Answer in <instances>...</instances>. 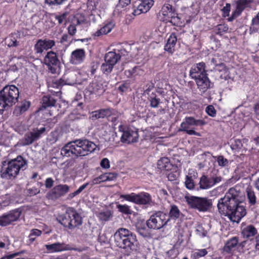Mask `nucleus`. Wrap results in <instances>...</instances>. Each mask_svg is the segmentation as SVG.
Here are the masks:
<instances>
[{
    "label": "nucleus",
    "mask_w": 259,
    "mask_h": 259,
    "mask_svg": "<svg viewBox=\"0 0 259 259\" xmlns=\"http://www.w3.org/2000/svg\"><path fill=\"white\" fill-rule=\"evenodd\" d=\"M234 189H230L223 198L219 199L218 208L219 212L233 222L239 223L246 214L243 204L238 202Z\"/></svg>",
    "instance_id": "nucleus-1"
},
{
    "label": "nucleus",
    "mask_w": 259,
    "mask_h": 259,
    "mask_svg": "<svg viewBox=\"0 0 259 259\" xmlns=\"http://www.w3.org/2000/svg\"><path fill=\"white\" fill-rule=\"evenodd\" d=\"M96 145L87 140H77L69 142L61 150V154L66 157L84 156L94 152Z\"/></svg>",
    "instance_id": "nucleus-2"
},
{
    "label": "nucleus",
    "mask_w": 259,
    "mask_h": 259,
    "mask_svg": "<svg viewBox=\"0 0 259 259\" xmlns=\"http://www.w3.org/2000/svg\"><path fill=\"white\" fill-rule=\"evenodd\" d=\"M27 160L21 156L8 161H4L0 169L1 177L7 180H13L21 171L27 168Z\"/></svg>",
    "instance_id": "nucleus-3"
},
{
    "label": "nucleus",
    "mask_w": 259,
    "mask_h": 259,
    "mask_svg": "<svg viewBox=\"0 0 259 259\" xmlns=\"http://www.w3.org/2000/svg\"><path fill=\"white\" fill-rule=\"evenodd\" d=\"M19 96V90L15 85L5 87L0 92V113L15 104Z\"/></svg>",
    "instance_id": "nucleus-4"
},
{
    "label": "nucleus",
    "mask_w": 259,
    "mask_h": 259,
    "mask_svg": "<svg viewBox=\"0 0 259 259\" xmlns=\"http://www.w3.org/2000/svg\"><path fill=\"white\" fill-rule=\"evenodd\" d=\"M57 221L64 227L72 230L82 224V218L73 208L68 209L65 213L59 215Z\"/></svg>",
    "instance_id": "nucleus-5"
},
{
    "label": "nucleus",
    "mask_w": 259,
    "mask_h": 259,
    "mask_svg": "<svg viewBox=\"0 0 259 259\" xmlns=\"http://www.w3.org/2000/svg\"><path fill=\"white\" fill-rule=\"evenodd\" d=\"M205 124L206 122L202 119H196L192 116H186L181 123L179 131L185 132L189 135L200 136L201 134L199 133L190 129V127L193 126H203Z\"/></svg>",
    "instance_id": "nucleus-6"
},
{
    "label": "nucleus",
    "mask_w": 259,
    "mask_h": 259,
    "mask_svg": "<svg viewBox=\"0 0 259 259\" xmlns=\"http://www.w3.org/2000/svg\"><path fill=\"white\" fill-rule=\"evenodd\" d=\"M169 221L168 215L162 211L152 214L147 221L146 225L149 229L158 230L164 226Z\"/></svg>",
    "instance_id": "nucleus-7"
},
{
    "label": "nucleus",
    "mask_w": 259,
    "mask_h": 259,
    "mask_svg": "<svg viewBox=\"0 0 259 259\" xmlns=\"http://www.w3.org/2000/svg\"><path fill=\"white\" fill-rule=\"evenodd\" d=\"M185 199L189 207L199 211H206L211 205V202L206 198L190 196H186Z\"/></svg>",
    "instance_id": "nucleus-8"
},
{
    "label": "nucleus",
    "mask_w": 259,
    "mask_h": 259,
    "mask_svg": "<svg viewBox=\"0 0 259 259\" xmlns=\"http://www.w3.org/2000/svg\"><path fill=\"white\" fill-rule=\"evenodd\" d=\"M44 61L45 64L48 66L49 69L52 73H56L58 72L60 63L55 52L53 51L48 52Z\"/></svg>",
    "instance_id": "nucleus-9"
},
{
    "label": "nucleus",
    "mask_w": 259,
    "mask_h": 259,
    "mask_svg": "<svg viewBox=\"0 0 259 259\" xmlns=\"http://www.w3.org/2000/svg\"><path fill=\"white\" fill-rule=\"evenodd\" d=\"M46 130V128L45 127H42L39 129L34 128L32 131L27 133L22 140V145L25 146L31 144L33 142L37 140Z\"/></svg>",
    "instance_id": "nucleus-10"
},
{
    "label": "nucleus",
    "mask_w": 259,
    "mask_h": 259,
    "mask_svg": "<svg viewBox=\"0 0 259 259\" xmlns=\"http://www.w3.org/2000/svg\"><path fill=\"white\" fill-rule=\"evenodd\" d=\"M207 75L205 64L203 62H200L193 65L190 70V76L195 80Z\"/></svg>",
    "instance_id": "nucleus-11"
},
{
    "label": "nucleus",
    "mask_w": 259,
    "mask_h": 259,
    "mask_svg": "<svg viewBox=\"0 0 259 259\" xmlns=\"http://www.w3.org/2000/svg\"><path fill=\"white\" fill-rule=\"evenodd\" d=\"M20 214L21 211L18 209H15L7 214H3L0 217V226H6L16 221L19 218Z\"/></svg>",
    "instance_id": "nucleus-12"
},
{
    "label": "nucleus",
    "mask_w": 259,
    "mask_h": 259,
    "mask_svg": "<svg viewBox=\"0 0 259 259\" xmlns=\"http://www.w3.org/2000/svg\"><path fill=\"white\" fill-rule=\"evenodd\" d=\"M176 15L175 9L168 4H165L159 13L160 19L163 21H171L175 19Z\"/></svg>",
    "instance_id": "nucleus-13"
},
{
    "label": "nucleus",
    "mask_w": 259,
    "mask_h": 259,
    "mask_svg": "<svg viewBox=\"0 0 259 259\" xmlns=\"http://www.w3.org/2000/svg\"><path fill=\"white\" fill-rule=\"evenodd\" d=\"M55 45L53 40L45 39H38L34 46V50L37 54H41L45 50L52 48Z\"/></svg>",
    "instance_id": "nucleus-14"
},
{
    "label": "nucleus",
    "mask_w": 259,
    "mask_h": 259,
    "mask_svg": "<svg viewBox=\"0 0 259 259\" xmlns=\"http://www.w3.org/2000/svg\"><path fill=\"white\" fill-rule=\"evenodd\" d=\"M139 1L141 3L133 12L134 16H138L142 13H147L154 5L153 0H140Z\"/></svg>",
    "instance_id": "nucleus-15"
},
{
    "label": "nucleus",
    "mask_w": 259,
    "mask_h": 259,
    "mask_svg": "<svg viewBox=\"0 0 259 259\" xmlns=\"http://www.w3.org/2000/svg\"><path fill=\"white\" fill-rule=\"evenodd\" d=\"M37 15L46 29L53 27L55 25L54 14H49L42 11L38 13Z\"/></svg>",
    "instance_id": "nucleus-16"
},
{
    "label": "nucleus",
    "mask_w": 259,
    "mask_h": 259,
    "mask_svg": "<svg viewBox=\"0 0 259 259\" xmlns=\"http://www.w3.org/2000/svg\"><path fill=\"white\" fill-rule=\"evenodd\" d=\"M132 232L127 229L119 228L114 234V241L117 246L122 244V242Z\"/></svg>",
    "instance_id": "nucleus-17"
},
{
    "label": "nucleus",
    "mask_w": 259,
    "mask_h": 259,
    "mask_svg": "<svg viewBox=\"0 0 259 259\" xmlns=\"http://www.w3.org/2000/svg\"><path fill=\"white\" fill-rule=\"evenodd\" d=\"M69 191V187L67 185H59L54 187L49 192L52 198H57L65 195Z\"/></svg>",
    "instance_id": "nucleus-18"
},
{
    "label": "nucleus",
    "mask_w": 259,
    "mask_h": 259,
    "mask_svg": "<svg viewBox=\"0 0 259 259\" xmlns=\"http://www.w3.org/2000/svg\"><path fill=\"white\" fill-rule=\"evenodd\" d=\"M139 135L138 132L132 129H127L123 132L121 137V141L124 143H131L137 141Z\"/></svg>",
    "instance_id": "nucleus-19"
},
{
    "label": "nucleus",
    "mask_w": 259,
    "mask_h": 259,
    "mask_svg": "<svg viewBox=\"0 0 259 259\" xmlns=\"http://www.w3.org/2000/svg\"><path fill=\"white\" fill-rule=\"evenodd\" d=\"M137 244V240L136 236L132 232L131 234L125 239L123 242H122V244H120L118 247L126 249L128 251H130L136 249Z\"/></svg>",
    "instance_id": "nucleus-20"
},
{
    "label": "nucleus",
    "mask_w": 259,
    "mask_h": 259,
    "mask_svg": "<svg viewBox=\"0 0 259 259\" xmlns=\"http://www.w3.org/2000/svg\"><path fill=\"white\" fill-rule=\"evenodd\" d=\"M45 247L49 252L54 253L71 249L70 246L65 243L56 242L51 244H46Z\"/></svg>",
    "instance_id": "nucleus-21"
},
{
    "label": "nucleus",
    "mask_w": 259,
    "mask_h": 259,
    "mask_svg": "<svg viewBox=\"0 0 259 259\" xmlns=\"http://www.w3.org/2000/svg\"><path fill=\"white\" fill-rule=\"evenodd\" d=\"M85 51L82 49H77L71 53L70 61L73 64H79L84 60Z\"/></svg>",
    "instance_id": "nucleus-22"
},
{
    "label": "nucleus",
    "mask_w": 259,
    "mask_h": 259,
    "mask_svg": "<svg viewBox=\"0 0 259 259\" xmlns=\"http://www.w3.org/2000/svg\"><path fill=\"white\" fill-rule=\"evenodd\" d=\"M195 81L198 89L201 93H205L212 85L207 75L195 80Z\"/></svg>",
    "instance_id": "nucleus-23"
},
{
    "label": "nucleus",
    "mask_w": 259,
    "mask_h": 259,
    "mask_svg": "<svg viewBox=\"0 0 259 259\" xmlns=\"http://www.w3.org/2000/svg\"><path fill=\"white\" fill-rule=\"evenodd\" d=\"M86 16L85 15H79L77 14L74 17V20L73 21L72 24H71L68 27V31L70 35H73L76 32V26L79 25L85 21Z\"/></svg>",
    "instance_id": "nucleus-24"
},
{
    "label": "nucleus",
    "mask_w": 259,
    "mask_h": 259,
    "mask_svg": "<svg viewBox=\"0 0 259 259\" xmlns=\"http://www.w3.org/2000/svg\"><path fill=\"white\" fill-rule=\"evenodd\" d=\"M115 26V23L112 20H109L105 22L101 28L96 31L94 33L95 36H100L105 35L110 32Z\"/></svg>",
    "instance_id": "nucleus-25"
},
{
    "label": "nucleus",
    "mask_w": 259,
    "mask_h": 259,
    "mask_svg": "<svg viewBox=\"0 0 259 259\" xmlns=\"http://www.w3.org/2000/svg\"><path fill=\"white\" fill-rule=\"evenodd\" d=\"M251 0H238L236 2V9L233 12L232 17L235 18L238 17L243 11L249 6Z\"/></svg>",
    "instance_id": "nucleus-26"
},
{
    "label": "nucleus",
    "mask_w": 259,
    "mask_h": 259,
    "mask_svg": "<svg viewBox=\"0 0 259 259\" xmlns=\"http://www.w3.org/2000/svg\"><path fill=\"white\" fill-rule=\"evenodd\" d=\"M152 203V197L149 193L143 192L137 194L136 204L141 205H151Z\"/></svg>",
    "instance_id": "nucleus-27"
},
{
    "label": "nucleus",
    "mask_w": 259,
    "mask_h": 259,
    "mask_svg": "<svg viewBox=\"0 0 259 259\" xmlns=\"http://www.w3.org/2000/svg\"><path fill=\"white\" fill-rule=\"evenodd\" d=\"M238 243V239L236 237H232L228 240L223 248L224 252L227 253L232 254L236 249Z\"/></svg>",
    "instance_id": "nucleus-28"
},
{
    "label": "nucleus",
    "mask_w": 259,
    "mask_h": 259,
    "mask_svg": "<svg viewBox=\"0 0 259 259\" xmlns=\"http://www.w3.org/2000/svg\"><path fill=\"white\" fill-rule=\"evenodd\" d=\"M79 73L77 72L72 71L66 73L64 76L63 80L64 84L73 85L77 83L79 79H78Z\"/></svg>",
    "instance_id": "nucleus-29"
},
{
    "label": "nucleus",
    "mask_w": 259,
    "mask_h": 259,
    "mask_svg": "<svg viewBox=\"0 0 259 259\" xmlns=\"http://www.w3.org/2000/svg\"><path fill=\"white\" fill-rule=\"evenodd\" d=\"M122 57L119 51L109 52L106 54L104 60L114 66L120 59H122Z\"/></svg>",
    "instance_id": "nucleus-30"
},
{
    "label": "nucleus",
    "mask_w": 259,
    "mask_h": 259,
    "mask_svg": "<svg viewBox=\"0 0 259 259\" xmlns=\"http://www.w3.org/2000/svg\"><path fill=\"white\" fill-rule=\"evenodd\" d=\"M177 41V38L175 33H171L168 38L167 42L164 46V50L169 53L172 54L175 51V47Z\"/></svg>",
    "instance_id": "nucleus-31"
},
{
    "label": "nucleus",
    "mask_w": 259,
    "mask_h": 259,
    "mask_svg": "<svg viewBox=\"0 0 259 259\" xmlns=\"http://www.w3.org/2000/svg\"><path fill=\"white\" fill-rule=\"evenodd\" d=\"M30 106V102L27 100L22 101L14 110V114L18 116L26 111Z\"/></svg>",
    "instance_id": "nucleus-32"
},
{
    "label": "nucleus",
    "mask_w": 259,
    "mask_h": 259,
    "mask_svg": "<svg viewBox=\"0 0 259 259\" xmlns=\"http://www.w3.org/2000/svg\"><path fill=\"white\" fill-rule=\"evenodd\" d=\"M173 167L167 157H162L157 162V168L161 170L169 171Z\"/></svg>",
    "instance_id": "nucleus-33"
},
{
    "label": "nucleus",
    "mask_w": 259,
    "mask_h": 259,
    "mask_svg": "<svg viewBox=\"0 0 259 259\" xmlns=\"http://www.w3.org/2000/svg\"><path fill=\"white\" fill-rule=\"evenodd\" d=\"M241 233L244 238H249L256 235L257 231L253 226L249 225L242 227Z\"/></svg>",
    "instance_id": "nucleus-34"
},
{
    "label": "nucleus",
    "mask_w": 259,
    "mask_h": 259,
    "mask_svg": "<svg viewBox=\"0 0 259 259\" xmlns=\"http://www.w3.org/2000/svg\"><path fill=\"white\" fill-rule=\"evenodd\" d=\"M89 90L91 93L99 95L102 94L105 91L103 85L96 81H93L90 83Z\"/></svg>",
    "instance_id": "nucleus-35"
},
{
    "label": "nucleus",
    "mask_w": 259,
    "mask_h": 259,
    "mask_svg": "<svg viewBox=\"0 0 259 259\" xmlns=\"http://www.w3.org/2000/svg\"><path fill=\"white\" fill-rule=\"evenodd\" d=\"M117 177V174L113 172L105 173L94 179L95 183L106 181H113Z\"/></svg>",
    "instance_id": "nucleus-36"
},
{
    "label": "nucleus",
    "mask_w": 259,
    "mask_h": 259,
    "mask_svg": "<svg viewBox=\"0 0 259 259\" xmlns=\"http://www.w3.org/2000/svg\"><path fill=\"white\" fill-rule=\"evenodd\" d=\"M199 184L201 189H208L212 187L211 178H208L204 175L200 178Z\"/></svg>",
    "instance_id": "nucleus-37"
},
{
    "label": "nucleus",
    "mask_w": 259,
    "mask_h": 259,
    "mask_svg": "<svg viewBox=\"0 0 259 259\" xmlns=\"http://www.w3.org/2000/svg\"><path fill=\"white\" fill-rule=\"evenodd\" d=\"M111 112L110 109H101L97 110L92 113V118L93 119L100 118H104L106 116H110Z\"/></svg>",
    "instance_id": "nucleus-38"
},
{
    "label": "nucleus",
    "mask_w": 259,
    "mask_h": 259,
    "mask_svg": "<svg viewBox=\"0 0 259 259\" xmlns=\"http://www.w3.org/2000/svg\"><path fill=\"white\" fill-rule=\"evenodd\" d=\"M180 214L181 212L178 207L174 205L171 206L168 217L169 219L170 218L171 219L176 220L179 218Z\"/></svg>",
    "instance_id": "nucleus-39"
},
{
    "label": "nucleus",
    "mask_w": 259,
    "mask_h": 259,
    "mask_svg": "<svg viewBox=\"0 0 259 259\" xmlns=\"http://www.w3.org/2000/svg\"><path fill=\"white\" fill-rule=\"evenodd\" d=\"M246 191L249 203L251 205L255 204L256 203V196L254 192L250 187H248L246 188Z\"/></svg>",
    "instance_id": "nucleus-40"
},
{
    "label": "nucleus",
    "mask_w": 259,
    "mask_h": 259,
    "mask_svg": "<svg viewBox=\"0 0 259 259\" xmlns=\"http://www.w3.org/2000/svg\"><path fill=\"white\" fill-rule=\"evenodd\" d=\"M195 178V176H191V174H189V175L186 176L185 184L186 187L190 190L193 189L195 186L194 179Z\"/></svg>",
    "instance_id": "nucleus-41"
},
{
    "label": "nucleus",
    "mask_w": 259,
    "mask_h": 259,
    "mask_svg": "<svg viewBox=\"0 0 259 259\" xmlns=\"http://www.w3.org/2000/svg\"><path fill=\"white\" fill-rule=\"evenodd\" d=\"M56 103V100L51 96H45L42 99V103L45 107L53 106Z\"/></svg>",
    "instance_id": "nucleus-42"
},
{
    "label": "nucleus",
    "mask_w": 259,
    "mask_h": 259,
    "mask_svg": "<svg viewBox=\"0 0 259 259\" xmlns=\"http://www.w3.org/2000/svg\"><path fill=\"white\" fill-rule=\"evenodd\" d=\"M220 67L221 68L220 69L221 78L225 80L230 78L231 76L229 69L226 68L224 64H220Z\"/></svg>",
    "instance_id": "nucleus-43"
},
{
    "label": "nucleus",
    "mask_w": 259,
    "mask_h": 259,
    "mask_svg": "<svg viewBox=\"0 0 259 259\" xmlns=\"http://www.w3.org/2000/svg\"><path fill=\"white\" fill-rule=\"evenodd\" d=\"M112 217V213L110 210H106L99 212L98 217L100 220L102 221H108Z\"/></svg>",
    "instance_id": "nucleus-44"
},
{
    "label": "nucleus",
    "mask_w": 259,
    "mask_h": 259,
    "mask_svg": "<svg viewBox=\"0 0 259 259\" xmlns=\"http://www.w3.org/2000/svg\"><path fill=\"white\" fill-rule=\"evenodd\" d=\"M113 66L111 63H108L105 61L101 66V70L103 73L108 75L112 71Z\"/></svg>",
    "instance_id": "nucleus-45"
},
{
    "label": "nucleus",
    "mask_w": 259,
    "mask_h": 259,
    "mask_svg": "<svg viewBox=\"0 0 259 259\" xmlns=\"http://www.w3.org/2000/svg\"><path fill=\"white\" fill-rule=\"evenodd\" d=\"M69 13L65 12L62 14H54L55 20H57L59 24H61L65 22L67 19Z\"/></svg>",
    "instance_id": "nucleus-46"
},
{
    "label": "nucleus",
    "mask_w": 259,
    "mask_h": 259,
    "mask_svg": "<svg viewBox=\"0 0 259 259\" xmlns=\"http://www.w3.org/2000/svg\"><path fill=\"white\" fill-rule=\"evenodd\" d=\"M136 193H132L128 194H121L119 197L126 201L136 203Z\"/></svg>",
    "instance_id": "nucleus-47"
},
{
    "label": "nucleus",
    "mask_w": 259,
    "mask_h": 259,
    "mask_svg": "<svg viewBox=\"0 0 259 259\" xmlns=\"http://www.w3.org/2000/svg\"><path fill=\"white\" fill-rule=\"evenodd\" d=\"M116 207L119 211L125 214H131L132 213V210L131 209L130 207L127 205L118 204Z\"/></svg>",
    "instance_id": "nucleus-48"
},
{
    "label": "nucleus",
    "mask_w": 259,
    "mask_h": 259,
    "mask_svg": "<svg viewBox=\"0 0 259 259\" xmlns=\"http://www.w3.org/2000/svg\"><path fill=\"white\" fill-rule=\"evenodd\" d=\"M228 30L227 25L223 24L217 25L214 28V31L217 34L222 35L224 33L226 32Z\"/></svg>",
    "instance_id": "nucleus-49"
},
{
    "label": "nucleus",
    "mask_w": 259,
    "mask_h": 259,
    "mask_svg": "<svg viewBox=\"0 0 259 259\" xmlns=\"http://www.w3.org/2000/svg\"><path fill=\"white\" fill-rule=\"evenodd\" d=\"M42 233L41 231L37 229H33L30 231V233L29 235V240L31 242H33L36 237H38L41 235Z\"/></svg>",
    "instance_id": "nucleus-50"
},
{
    "label": "nucleus",
    "mask_w": 259,
    "mask_h": 259,
    "mask_svg": "<svg viewBox=\"0 0 259 259\" xmlns=\"http://www.w3.org/2000/svg\"><path fill=\"white\" fill-rule=\"evenodd\" d=\"M89 185L88 183L83 184L79 187V188L73 193H70L68 195V199H71L76 195L80 194Z\"/></svg>",
    "instance_id": "nucleus-51"
},
{
    "label": "nucleus",
    "mask_w": 259,
    "mask_h": 259,
    "mask_svg": "<svg viewBox=\"0 0 259 259\" xmlns=\"http://www.w3.org/2000/svg\"><path fill=\"white\" fill-rule=\"evenodd\" d=\"M131 2V0H119L118 4L114 10V13L121 12V9L128 5Z\"/></svg>",
    "instance_id": "nucleus-52"
},
{
    "label": "nucleus",
    "mask_w": 259,
    "mask_h": 259,
    "mask_svg": "<svg viewBox=\"0 0 259 259\" xmlns=\"http://www.w3.org/2000/svg\"><path fill=\"white\" fill-rule=\"evenodd\" d=\"M207 253L206 249H198L193 252V256L195 258H198L205 256Z\"/></svg>",
    "instance_id": "nucleus-53"
},
{
    "label": "nucleus",
    "mask_w": 259,
    "mask_h": 259,
    "mask_svg": "<svg viewBox=\"0 0 259 259\" xmlns=\"http://www.w3.org/2000/svg\"><path fill=\"white\" fill-rule=\"evenodd\" d=\"M99 2V0H89L87 4L88 8L91 11L98 9Z\"/></svg>",
    "instance_id": "nucleus-54"
},
{
    "label": "nucleus",
    "mask_w": 259,
    "mask_h": 259,
    "mask_svg": "<svg viewBox=\"0 0 259 259\" xmlns=\"http://www.w3.org/2000/svg\"><path fill=\"white\" fill-rule=\"evenodd\" d=\"M138 70H139V68L135 67L131 69L125 70L124 74L127 77H134L137 74V71Z\"/></svg>",
    "instance_id": "nucleus-55"
},
{
    "label": "nucleus",
    "mask_w": 259,
    "mask_h": 259,
    "mask_svg": "<svg viewBox=\"0 0 259 259\" xmlns=\"http://www.w3.org/2000/svg\"><path fill=\"white\" fill-rule=\"evenodd\" d=\"M217 161L219 166L222 167L226 166L228 164V160L223 156H219L217 157Z\"/></svg>",
    "instance_id": "nucleus-56"
},
{
    "label": "nucleus",
    "mask_w": 259,
    "mask_h": 259,
    "mask_svg": "<svg viewBox=\"0 0 259 259\" xmlns=\"http://www.w3.org/2000/svg\"><path fill=\"white\" fill-rule=\"evenodd\" d=\"M206 113L210 116L214 117L216 114V111L212 105H209L206 108Z\"/></svg>",
    "instance_id": "nucleus-57"
},
{
    "label": "nucleus",
    "mask_w": 259,
    "mask_h": 259,
    "mask_svg": "<svg viewBox=\"0 0 259 259\" xmlns=\"http://www.w3.org/2000/svg\"><path fill=\"white\" fill-rule=\"evenodd\" d=\"M150 105L152 107L156 108L160 103V100L156 97H151Z\"/></svg>",
    "instance_id": "nucleus-58"
},
{
    "label": "nucleus",
    "mask_w": 259,
    "mask_h": 259,
    "mask_svg": "<svg viewBox=\"0 0 259 259\" xmlns=\"http://www.w3.org/2000/svg\"><path fill=\"white\" fill-rule=\"evenodd\" d=\"M8 46L9 47H16L18 45V42L14 37H10L7 40Z\"/></svg>",
    "instance_id": "nucleus-59"
},
{
    "label": "nucleus",
    "mask_w": 259,
    "mask_h": 259,
    "mask_svg": "<svg viewBox=\"0 0 259 259\" xmlns=\"http://www.w3.org/2000/svg\"><path fill=\"white\" fill-rule=\"evenodd\" d=\"M178 177V174L176 171L170 172L167 174V178L170 181H173L177 179Z\"/></svg>",
    "instance_id": "nucleus-60"
},
{
    "label": "nucleus",
    "mask_w": 259,
    "mask_h": 259,
    "mask_svg": "<svg viewBox=\"0 0 259 259\" xmlns=\"http://www.w3.org/2000/svg\"><path fill=\"white\" fill-rule=\"evenodd\" d=\"M100 165L102 168H108L110 167V162L109 160L106 158H103L100 163Z\"/></svg>",
    "instance_id": "nucleus-61"
},
{
    "label": "nucleus",
    "mask_w": 259,
    "mask_h": 259,
    "mask_svg": "<svg viewBox=\"0 0 259 259\" xmlns=\"http://www.w3.org/2000/svg\"><path fill=\"white\" fill-rule=\"evenodd\" d=\"M259 30V25L255 24L251 22V24L250 27V31L251 33H255L258 32Z\"/></svg>",
    "instance_id": "nucleus-62"
},
{
    "label": "nucleus",
    "mask_w": 259,
    "mask_h": 259,
    "mask_svg": "<svg viewBox=\"0 0 259 259\" xmlns=\"http://www.w3.org/2000/svg\"><path fill=\"white\" fill-rule=\"evenodd\" d=\"M54 181L51 178H47L45 181V186L47 188H51L54 184Z\"/></svg>",
    "instance_id": "nucleus-63"
},
{
    "label": "nucleus",
    "mask_w": 259,
    "mask_h": 259,
    "mask_svg": "<svg viewBox=\"0 0 259 259\" xmlns=\"http://www.w3.org/2000/svg\"><path fill=\"white\" fill-rule=\"evenodd\" d=\"M211 182H212V187L215 184L219 183L222 181V178L221 177H211Z\"/></svg>",
    "instance_id": "nucleus-64"
}]
</instances>
